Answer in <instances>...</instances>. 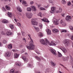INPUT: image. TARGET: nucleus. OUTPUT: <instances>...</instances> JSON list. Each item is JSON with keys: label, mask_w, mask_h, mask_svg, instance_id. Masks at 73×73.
<instances>
[{"label": "nucleus", "mask_w": 73, "mask_h": 73, "mask_svg": "<svg viewBox=\"0 0 73 73\" xmlns=\"http://www.w3.org/2000/svg\"><path fill=\"white\" fill-rule=\"evenodd\" d=\"M39 42L43 45H47L48 44H49L50 45H52V46H56V42L54 41H52L51 43L49 42V40H48L47 39H41L39 40Z\"/></svg>", "instance_id": "f257e3e1"}, {"label": "nucleus", "mask_w": 73, "mask_h": 73, "mask_svg": "<svg viewBox=\"0 0 73 73\" xmlns=\"http://www.w3.org/2000/svg\"><path fill=\"white\" fill-rule=\"evenodd\" d=\"M27 48L30 50H33L35 49V45L33 44H30L28 46H26Z\"/></svg>", "instance_id": "f03ea898"}, {"label": "nucleus", "mask_w": 73, "mask_h": 73, "mask_svg": "<svg viewBox=\"0 0 73 73\" xmlns=\"http://www.w3.org/2000/svg\"><path fill=\"white\" fill-rule=\"evenodd\" d=\"M69 39H65L63 41V43H64L66 45V46H68L69 45Z\"/></svg>", "instance_id": "7ed1b4c3"}, {"label": "nucleus", "mask_w": 73, "mask_h": 73, "mask_svg": "<svg viewBox=\"0 0 73 73\" xmlns=\"http://www.w3.org/2000/svg\"><path fill=\"white\" fill-rule=\"evenodd\" d=\"M54 23L56 25H57L60 24V22H59V21L56 18H54Z\"/></svg>", "instance_id": "20e7f679"}, {"label": "nucleus", "mask_w": 73, "mask_h": 73, "mask_svg": "<svg viewBox=\"0 0 73 73\" xmlns=\"http://www.w3.org/2000/svg\"><path fill=\"white\" fill-rule=\"evenodd\" d=\"M50 50L54 55H55V56H56V55H57L56 51L54 49L51 48L50 49Z\"/></svg>", "instance_id": "39448f33"}, {"label": "nucleus", "mask_w": 73, "mask_h": 73, "mask_svg": "<svg viewBox=\"0 0 73 73\" xmlns=\"http://www.w3.org/2000/svg\"><path fill=\"white\" fill-rule=\"evenodd\" d=\"M60 25L61 26H66V23L63 20H61L60 22Z\"/></svg>", "instance_id": "423d86ee"}, {"label": "nucleus", "mask_w": 73, "mask_h": 73, "mask_svg": "<svg viewBox=\"0 0 73 73\" xmlns=\"http://www.w3.org/2000/svg\"><path fill=\"white\" fill-rule=\"evenodd\" d=\"M33 16V14L32 13L27 14L26 16L28 19H31L32 16Z\"/></svg>", "instance_id": "0eeeda50"}, {"label": "nucleus", "mask_w": 73, "mask_h": 73, "mask_svg": "<svg viewBox=\"0 0 73 73\" xmlns=\"http://www.w3.org/2000/svg\"><path fill=\"white\" fill-rule=\"evenodd\" d=\"M60 49L62 50L64 53H66L67 52V50L64 47H62L61 48H60Z\"/></svg>", "instance_id": "6e6552de"}, {"label": "nucleus", "mask_w": 73, "mask_h": 73, "mask_svg": "<svg viewBox=\"0 0 73 73\" xmlns=\"http://www.w3.org/2000/svg\"><path fill=\"white\" fill-rule=\"evenodd\" d=\"M71 16H67L66 18V21H70V19H71Z\"/></svg>", "instance_id": "1a4fd4ad"}, {"label": "nucleus", "mask_w": 73, "mask_h": 73, "mask_svg": "<svg viewBox=\"0 0 73 73\" xmlns=\"http://www.w3.org/2000/svg\"><path fill=\"white\" fill-rule=\"evenodd\" d=\"M46 32L47 34L49 35L51 34V30H50V29H47L46 30Z\"/></svg>", "instance_id": "9d476101"}, {"label": "nucleus", "mask_w": 73, "mask_h": 73, "mask_svg": "<svg viewBox=\"0 0 73 73\" xmlns=\"http://www.w3.org/2000/svg\"><path fill=\"white\" fill-rule=\"evenodd\" d=\"M41 20L44 22H46V23H49V21L45 18H44L43 19H41Z\"/></svg>", "instance_id": "9b49d317"}, {"label": "nucleus", "mask_w": 73, "mask_h": 73, "mask_svg": "<svg viewBox=\"0 0 73 73\" xmlns=\"http://www.w3.org/2000/svg\"><path fill=\"white\" fill-rule=\"evenodd\" d=\"M31 8L32 9V11H34V12H36V11H37L36 8L33 6H31Z\"/></svg>", "instance_id": "f8f14e48"}, {"label": "nucleus", "mask_w": 73, "mask_h": 73, "mask_svg": "<svg viewBox=\"0 0 73 73\" xmlns=\"http://www.w3.org/2000/svg\"><path fill=\"white\" fill-rule=\"evenodd\" d=\"M5 55L6 57H9L11 56V52H7L5 53Z\"/></svg>", "instance_id": "ddd939ff"}, {"label": "nucleus", "mask_w": 73, "mask_h": 73, "mask_svg": "<svg viewBox=\"0 0 73 73\" xmlns=\"http://www.w3.org/2000/svg\"><path fill=\"white\" fill-rule=\"evenodd\" d=\"M31 24L33 25H38V23L36 21H31Z\"/></svg>", "instance_id": "4468645a"}, {"label": "nucleus", "mask_w": 73, "mask_h": 73, "mask_svg": "<svg viewBox=\"0 0 73 73\" xmlns=\"http://www.w3.org/2000/svg\"><path fill=\"white\" fill-rule=\"evenodd\" d=\"M21 58L23 59L25 62H27V61H28V59L25 56H22Z\"/></svg>", "instance_id": "2eb2a0df"}, {"label": "nucleus", "mask_w": 73, "mask_h": 73, "mask_svg": "<svg viewBox=\"0 0 73 73\" xmlns=\"http://www.w3.org/2000/svg\"><path fill=\"white\" fill-rule=\"evenodd\" d=\"M7 15L9 17H10L11 18L12 17V13L8 12Z\"/></svg>", "instance_id": "dca6fc26"}, {"label": "nucleus", "mask_w": 73, "mask_h": 73, "mask_svg": "<svg viewBox=\"0 0 73 73\" xmlns=\"http://www.w3.org/2000/svg\"><path fill=\"white\" fill-rule=\"evenodd\" d=\"M51 11L52 12H55L56 10V8L55 7H52L51 9Z\"/></svg>", "instance_id": "f3484780"}, {"label": "nucleus", "mask_w": 73, "mask_h": 73, "mask_svg": "<svg viewBox=\"0 0 73 73\" xmlns=\"http://www.w3.org/2000/svg\"><path fill=\"white\" fill-rule=\"evenodd\" d=\"M62 12V8H59V10H57L56 11V13H60Z\"/></svg>", "instance_id": "a211bd4d"}, {"label": "nucleus", "mask_w": 73, "mask_h": 73, "mask_svg": "<svg viewBox=\"0 0 73 73\" xmlns=\"http://www.w3.org/2000/svg\"><path fill=\"white\" fill-rule=\"evenodd\" d=\"M52 31L54 33H56V32H58L59 30L56 29H52Z\"/></svg>", "instance_id": "6ab92c4d"}, {"label": "nucleus", "mask_w": 73, "mask_h": 73, "mask_svg": "<svg viewBox=\"0 0 73 73\" xmlns=\"http://www.w3.org/2000/svg\"><path fill=\"white\" fill-rule=\"evenodd\" d=\"M19 56V54H17L16 53L14 54V58H18Z\"/></svg>", "instance_id": "aec40b11"}, {"label": "nucleus", "mask_w": 73, "mask_h": 73, "mask_svg": "<svg viewBox=\"0 0 73 73\" xmlns=\"http://www.w3.org/2000/svg\"><path fill=\"white\" fill-rule=\"evenodd\" d=\"M38 36L39 37H43V34L41 33H39L38 34Z\"/></svg>", "instance_id": "412c9836"}, {"label": "nucleus", "mask_w": 73, "mask_h": 73, "mask_svg": "<svg viewBox=\"0 0 73 73\" xmlns=\"http://www.w3.org/2000/svg\"><path fill=\"white\" fill-rule=\"evenodd\" d=\"M34 28H35V29L36 31V32H38L39 31L40 29L38 27H37L35 26H34Z\"/></svg>", "instance_id": "4be33fe9"}, {"label": "nucleus", "mask_w": 73, "mask_h": 73, "mask_svg": "<svg viewBox=\"0 0 73 73\" xmlns=\"http://www.w3.org/2000/svg\"><path fill=\"white\" fill-rule=\"evenodd\" d=\"M8 47L9 49H11L12 48V45L11 44H9L8 46Z\"/></svg>", "instance_id": "5701e85b"}, {"label": "nucleus", "mask_w": 73, "mask_h": 73, "mask_svg": "<svg viewBox=\"0 0 73 73\" xmlns=\"http://www.w3.org/2000/svg\"><path fill=\"white\" fill-rule=\"evenodd\" d=\"M58 56L59 57H62V54L60 52H58Z\"/></svg>", "instance_id": "b1692460"}, {"label": "nucleus", "mask_w": 73, "mask_h": 73, "mask_svg": "<svg viewBox=\"0 0 73 73\" xmlns=\"http://www.w3.org/2000/svg\"><path fill=\"white\" fill-rule=\"evenodd\" d=\"M17 9L20 12H22V9L20 7H17Z\"/></svg>", "instance_id": "393cba45"}, {"label": "nucleus", "mask_w": 73, "mask_h": 73, "mask_svg": "<svg viewBox=\"0 0 73 73\" xmlns=\"http://www.w3.org/2000/svg\"><path fill=\"white\" fill-rule=\"evenodd\" d=\"M2 23H8V21L7 20H6L5 19H4L3 20Z\"/></svg>", "instance_id": "a878e982"}, {"label": "nucleus", "mask_w": 73, "mask_h": 73, "mask_svg": "<svg viewBox=\"0 0 73 73\" xmlns=\"http://www.w3.org/2000/svg\"><path fill=\"white\" fill-rule=\"evenodd\" d=\"M35 58L36 59V60H37L38 61H41V59H40V58L37 56H35Z\"/></svg>", "instance_id": "bb28decb"}, {"label": "nucleus", "mask_w": 73, "mask_h": 73, "mask_svg": "<svg viewBox=\"0 0 73 73\" xmlns=\"http://www.w3.org/2000/svg\"><path fill=\"white\" fill-rule=\"evenodd\" d=\"M7 36H11V35H12V33L10 31V32H8L7 33Z\"/></svg>", "instance_id": "cd10ccee"}, {"label": "nucleus", "mask_w": 73, "mask_h": 73, "mask_svg": "<svg viewBox=\"0 0 73 73\" xmlns=\"http://www.w3.org/2000/svg\"><path fill=\"white\" fill-rule=\"evenodd\" d=\"M10 73H14L15 72V69H13L11 70L10 71Z\"/></svg>", "instance_id": "c85d7f7f"}, {"label": "nucleus", "mask_w": 73, "mask_h": 73, "mask_svg": "<svg viewBox=\"0 0 73 73\" xmlns=\"http://www.w3.org/2000/svg\"><path fill=\"white\" fill-rule=\"evenodd\" d=\"M5 8L7 9V10H10V9H11L10 8V7L9 6L6 5L5 6Z\"/></svg>", "instance_id": "c756f323"}, {"label": "nucleus", "mask_w": 73, "mask_h": 73, "mask_svg": "<svg viewBox=\"0 0 73 73\" xmlns=\"http://www.w3.org/2000/svg\"><path fill=\"white\" fill-rule=\"evenodd\" d=\"M27 11H28L29 12H31L32 11V9L31 7H28L27 8Z\"/></svg>", "instance_id": "7c9ffc66"}, {"label": "nucleus", "mask_w": 73, "mask_h": 73, "mask_svg": "<svg viewBox=\"0 0 73 73\" xmlns=\"http://www.w3.org/2000/svg\"><path fill=\"white\" fill-rule=\"evenodd\" d=\"M37 15L39 16H40V17H42V14L41 12H40Z\"/></svg>", "instance_id": "2f4dec72"}, {"label": "nucleus", "mask_w": 73, "mask_h": 73, "mask_svg": "<svg viewBox=\"0 0 73 73\" xmlns=\"http://www.w3.org/2000/svg\"><path fill=\"white\" fill-rule=\"evenodd\" d=\"M50 68H47L46 70V72L50 73Z\"/></svg>", "instance_id": "473e14b6"}, {"label": "nucleus", "mask_w": 73, "mask_h": 73, "mask_svg": "<svg viewBox=\"0 0 73 73\" xmlns=\"http://www.w3.org/2000/svg\"><path fill=\"white\" fill-rule=\"evenodd\" d=\"M2 42L3 43V44H6V43H7V41H6V40H2Z\"/></svg>", "instance_id": "72a5a7b5"}, {"label": "nucleus", "mask_w": 73, "mask_h": 73, "mask_svg": "<svg viewBox=\"0 0 73 73\" xmlns=\"http://www.w3.org/2000/svg\"><path fill=\"white\" fill-rule=\"evenodd\" d=\"M9 27L11 29H13V28H14V27H13V25H10L9 26Z\"/></svg>", "instance_id": "f704fd0d"}, {"label": "nucleus", "mask_w": 73, "mask_h": 73, "mask_svg": "<svg viewBox=\"0 0 73 73\" xmlns=\"http://www.w3.org/2000/svg\"><path fill=\"white\" fill-rule=\"evenodd\" d=\"M51 64L52 65V66H55L56 64H55L54 62H53V61H51L50 62Z\"/></svg>", "instance_id": "c9c22d12"}, {"label": "nucleus", "mask_w": 73, "mask_h": 73, "mask_svg": "<svg viewBox=\"0 0 73 73\" xmlns=\"http://www.w3.org/2000/svg\"><path fill=\"white\" fill-rule=\"evenodd\" d=\"M70 56V62H71V63H72V62H73V58L72 57V56Z\"/></svg>", "instance_id": "e433bc0d"}, {"label": "nucleus", "mask_w": 73, "mask_h": 73, "mask_svg": "<svg viewBox=\"0 0 73 73\" xmlns=\"http://www.w3.org/2000/svg\"><path fill=\"white\" fill-rule=\"evenodd\" d=\"M40 10H42V11H45V10H46L45 9L42 7H40Z\"/></svg>", "instance_id": "4c0bfd02"}, {"label": "nucleus", "mask_w": 73, "mask_h": 73, "mask_svg": "<svg viewBox=\"0 0 73 73\" xmlns=\"http://www.w3.org/2000/svg\"><path fill=\"white\" fill-rule=\"evenodd\" d=\"M30 40H31V41L29 42L30 43V44H33L34 42H33V40L32 39H30Z\"/></svg>", "instance_id": "58836bf2"}, {"label": "nucleus", "mask_w": 73, "mask_h": 73, "mask_svg": "<svg viewBox=\"0 0 73 73\" xmlns=\"http://www.w3.org/2000/svg\"><path fill=\"white\" fill-rule=\"evenodd\" d=\"M21 63H18L16 64V65H17V66H21Z\"/></svg>", "instance_id": "ea45409f"}, {"label": "nucleus", "mask_w": 73, "mask_h": 73, "mask_svg": "<svg viewBox=\"0 0 73 73\" xmlns=\"http://www.w3.org/2000/svg\"><path fill=\"white\" fill-rule=\"evenodd\" d=\"M22 4H24L25 5V4H27V2L25 1H22Z\"/></svg>", "instance_id": "a19ab883"}, {"label": "nucleus", "mask_w": 73, "mask_h": 73, "mask_svg": "<svg viewBox=\"0 0 73 73\" xmlns=\"http://www.w3.org/2000/svg\"><path fill=\"white\" fill-rule=\"evenodd\" d=\"M61 32H66V30H61Z\"/></svg>", "instance_id": "79ce46f5"}, {"label": "nucleus", "mask_w": 73, "mask_h": 73, "mask_svg": "<svg viewBox=\"0 0 73 73\" xmlns=\"http://www.w3.org/2000/svg\"><path fill=\"white\" fill-rule=\"evenodd\" d=\"M21 33L22 36H25V33L23 31H21Z\"/></svg>", "instance_id": "37998d69"}, {"label": "nucleus", "mask_w": 73, "mask_h": 73, "mask_svg": "<svg viewBox=\"0 0 73 73\" xmlns=\"http://www.w3.org/2000/svg\"><path fill=\"white\" fill-rule=\"evenodd\" d=\"M39 27H40V29H42V25L41 23L39 24Z\"/></svg>", "instance_id": "c03bdc74"}, {"label": "nucleus", "mask_w": 73, "mask_h": 73, "mask_svg": "<svg viewBox=\"0 0 73 73\" xmlns=\"http://www.w3.org/2000/svg\"><path fill=\"white\" fill-rule=\"evenodd\" d=\"M62 3L63 4H66V1L65 0H63L62 1Z\"/></svg>", "instance_id": "a18cd8bd"}, {"label": "nucleus", "mask_w": 73, "mask_h": 73, "mask_svg": "<svg viewBox=\"0 0 73 73\" xmlns=\"http://www.w3.org/2000/svg\"><path fill=\"white\" fill-rule=\"evenodd\" d=\"M68 36L69 37H72V34L68 33Z\"/></svg>", "instance_id": "49530a36"}, {"label": "nucleus", "mask_w": 73, "mask_h": 73, "mask_svg": "<svg viewBox=\"0 0 73 73\" xmlns=\"http://www.w3.org/2000/svg\"><path fill=\"white\" fill-rule=\"evenodd\" d=\"M67 4L69 6L71 5V2L70 1L68 2Z\"/></svg>", "instance_id": "de8ad7c7"}, {"label": "nucleus", "mask_w": 73, "mask_h": 73, "mask_svg": "<svg viewBox=\"0 0 73 73\" xmlns=\"http://www.w3.org/2000/svg\"><path fill=\"white\" fill-rule=\"evenodd\" d=\"M36 19L33 18V19H32L31 21H36Z\"/></svg>", "instance_id": "09e8293b"}, {"label": "nucleus", "mask_w": 73, "mask_h": 73, "mask_svg": "<svg viewBox=\"0 0 73 73\" xmlns=\"http://www.w3.org/2000/svg\"><path fill=\"white\" fill-rule=\"evenodd\" d=\"M70 30H73V27L70 26Z\"/></svg>", "instance_id": "8fccbe9b"}, {"label": "nucleus", "mask_w": 73, "mask_h": 73, "mask_svg": "<svg viewBox=\"0 0 73 73\" xmlns=\"http://www.w3.org/2000/svg\"><path fill=\"white\" fill-rule=\"evenodd\" d=\"M23 40L25 42V43H26L27 41H26V39H25V38H23Z\"/></svg>", "instance_id": "3c124183"}, {"label": "nucleus", "mask_w": 73, "mask_h": 73, "mask_svg": "<svg viewBox=\"0 0 73 73\" xmlns=\"http://www.w3.org/2000/svg\"><path fill=\"white\" fill-rule=\"evenodd\" d=\"M17 25H18V26H19V27H21V23H17Z\"/></svg>", "instance_id": "603ef678"}, {"label": "nucleus", "mask_w": 73, "mask_h": 73, "mask_svg": "<svg viewBox=\"0 0 73 73\" xmlns=\"http://www.w3.org/2000/svg\"><path fill=\"white\" fill-rule=\"evenodd\" d=\"M2 10H3V11H6V9H5L4 7H3L2 8Z\"/></svg>", "instance_id": "864d4df0"}, {"label": "nucleus", "mask_w": 73, "mask_h": 73, "mask_svg": "<svg viewBox=\"0 0 73 73\" xmlns=\"http://www.w3.org/2000/svg\"><path fill=\"white\" fill-rule=\"evenodd\" d=\"M56 42H57V43H60V41L58 39L56 40Z\"/></svg>", "instance_id": "5fc2aeb1"}, {"label": "nucleus", "mask_w": 73, "mask_h": 73, "mask_svg": "<svg viewBox=\"0 0 73 73\" xmlns=\"http://www.w3.org/2000/svg\"><path fill=\"white\" fill-rule=\"evenodd\" d=\"M1 35H5V33L3 32L2 31L1 32Z\"/></svg>", "instance_id": "6e6d98bb"}, {"label": "nucleus", "mask_w": 73, "mask_h": 73, "mask_svg": "<svg viewBox=\"0 0 73 73\" xmlns=\"http://www.w3.org/2000/svg\"><path fill=\"white\" fill-rule=\"evenodd\" d=\"M49 1L50 3H53V2L52 1V0H49Z\"/></svg>", "instance_id": "4d7b16f0"}, {"label": "nucleus", "mask_w": 73, "mask_h": 73, "mask_svg": "<svg viewBox=\"0 0 73 73\" xmlns=\"http://www.w3.org/2000/svg\"><path fill=\"white\" fill-rule=\"evenodd\" d=\"M31 66H32L31 64H28V66L29 67H31Z\"/></svg>", "instance_id": "13d9d810"}, {"label": "nucleus", "mask_w": 73, "mask_h": 73, "mask_svg": "<svg viewBox=\"0 0 73 73\" xmlns=\"http://www.w3.org/2000/svg\"><path fill=\"white\" fill-rule=\"evenodd\" d=\"M41 4H39L38 5V6L39 7H41Z\"/></svg>", "instance_id": "bf43d9fd"}, {"label": "nucleus", "mask_w": 73, "mask_h": 73, "mask_svg": "<svg viewBox=\"0 0 73 73\" xmlns=\"http://www.w3.org/2000/svg\"><path fill=\"white\" fill-rule=\"evenodd\" d=\"M31 4H33V1H31L30 2Z\"/></svg>", "instance_id": "052dcab7"}, {"label": "nucleus", "mask_w": 73, "mask_h": 73, "mask_svg": "<svg viewBox=\"0 0 73 73\" xmlns=\"http://www.w3.org/2000/svg\"><path fill=\"white\" fill-rule=\"evenodd\" d=\"M2 45H3V44H2V43L0 42V46H2Z\"/></svg>", "instance_id": "680f3d73"}, {"label": "nucleus", "mask_w": 73, "mask_h": 73, "mask_svg": "<svg viewBox=\"0 0 73 73\" xmlns=\"http://www.w3.org/2000/svg\"><path fill=\"white\" fill-rule=\"evenodd\" d=\"M71 39L72 40H73V35H72L71 37Z\"/></svg>", "instance_id": "e2e57ef3"}, {"label": "nucleus", "mask_w": 73, "mask_h": 73, "mask_svg": "<svg viewBox=\"0 0 73 73\" xmlns=\"http://www.w3.org/2000/svg\"><path fill=\"white\" fill-rule=\"evenodd\" d=\"M41 58L42 60H45V59L43 58V57H41Z\"/></svg>", "instance_id": "0e129e2a"}, {"label": "nucleus", "mask_w": 73, "mask_h": 73, "mask_svg": "<svg viewBox=\"0 0 73 73\" xmlns=\"http://www.w3.org/2000/svg\"><path fill=\"white\" fill-rule=\"evenodd\" d=\"M21 33H18V35H21Z\"/></svg>", "instance_id": "69168bd1"}, {"label": "nucleus", "mask_w": 73, "mask_h": 73, "mask_svg": "<svg viewBox=\"0 0 73 73\" xmlns=\"http://www.w3.org/2000/svg\"><path fill=\"white\" fill-rule=\"evenodd\" d=\"M62 66H63V67H64V68H66L65 67V66H64L63 65L61 64H60Z\"/></svg>", "instance_id": "338daca9"}, {"label": "nucleus", "mask_w": 73, "mask_h": 73, "mask_svg": "<svg viewBox=\"0 0 73 73\" xmlns=\"http://www.w3.org/2000/svg\"><path fill=\"white\" fill-rule=\"evenodd\" d=\"M28 36L29 37L30 39L32 38H31V36H30V35H28Z\"/></svg>", "instance_id": "774afa93"}]
</instances>
